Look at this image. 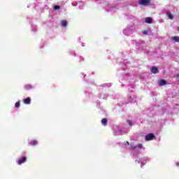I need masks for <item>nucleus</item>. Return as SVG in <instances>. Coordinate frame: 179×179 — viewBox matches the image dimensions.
<instances>
[{
	"label": "nucleus",
	"instance_id": "obj_1",
	"mask_svg": "<svg viewBox=\"0 0 179 179\" xmlns=\"http://www.w3.org/2000/svg\"><path fill=\"white\" fill-rule=\"evenodd\" d=\"M138 3L143 6H148L150 5V0H139Z\"/></svg>",
	"mask_w": 179,
	"mask_h": 179
},
{
	"label": "nucleus",
	"instance_id": "obj_2",
	"mask_svg": "<svg viewBox=\"0 0 179 179\" xmlns=\"http://www.w3.org/2000/svg\"><path fill=\"white\" fill-rule=\"evenodd\" d=\"M26 160H27V158L23 156L17 160V164L20 166L21 164H23V163H26Z\"/></svg>",
	"mask_w": 179,
	"mask_h": 179
},
{
	"label": "nucleus",
	"instance_id": "obj_3",
	"mask_svg": "<svg viewBox=\"0 0 179 179\" xmlns=\"http://www.w3.org/2000/svg\"><path fill=\"white\" fill-rule=\"evenodd\" d=\"M145 141H153L155 139V135H147L145 138Z\"/></svg>",
	"mask_w": 179,
	"mask_h": 179
},
{
	"label": "nucleus",
	"instance_id": "obj_4",
	"mask_svg": "<svg viewBox=\"0 0 179 179\" xmlns=\"http://www.w3.org/2000/svg\"><path fill=\"white\" fill-rule=\"evenodd\" d=\"M151 73H159V69L156 66H153L151 68Z\"/></svg>",
	"mask_w": 179,
	"mask_h": 179
},
{
	"label": "nucleus",
	"instance_id": "obj_5",
	"mask_svg": "<svg viewBox=\"0 0 179 179\" xmlns=\"http://www.w3.org/2000/svg\"><path fill=\"white\" fill-rule=\"evenodd\" d=\"M166 16H168L169 19L171 20H173L174 19V16H173V14L170 11H166Z\"/></svg>",
	"mask_w": 179,
	"mask_h": 179
},
{
	"label": "nucleus",
	"instance_id": "obj_6",
	"mask_svg": "<svg viewBox=\"0 0 179 179\" xmlns=\"http://www.w3.org/2000/svg\"><path fill=\"white\" fill-rule=\"evenodd\" d=\"M24 104H30L31 99L30 97H27L23 100Z\"/></svg>",
	"mask_w": 179,
	"mask_h": 179
},
{
	"label": "nucleus",
	"instance_id": "obj_7",
	"mask_svg": "<svg viewBox=\"0 0 179 179\" xmlns=\"http://www.w3.org/2000/svg\"><path fill=\"white\" fill-rule=\"evenodd\" d=\"M171 40L175 41V43H179V36H172L171 37Z\"/></svg>",
	"mask_w": 179,
	"mask_h": 179
},
{
	"label": "nucleus",
	"instance_id": "obj_8",
	"mask_svg": "<svg viewBox=\"0 0 179 179\" xmlns=\"http://www.w3.org/2000/svg\"><path fill=\"white\" fill-rule=\"evenodd\" d=\"M143 148V145L141 143H138L137 145L134 146L132 148L133 149H142Z\"/></svg>",
	"mask_w": 179,
	"mask_h": 179
},
{
	"label": "nucleus",
	"instance_id": "obj_9",
	"mask_svg": "<svg viewBox=\"0 0 179 179\" xmlns=\"http://www.w3.org/2000/svg\"><path fill=\"white\" fill-rule=\"evenodd\" d=\"M153 22V20L152 19V17H146L145 18V23H148V24H152Z\"/></svg>",
	"mask_w": 179,
	"mask_h": 179
},
{
	"label": "nucleus",
	"instance_id": "obj_10",
	"mask_svg": "<svg viewBox=\"0 0 179 179\" xmlns=\"http://www.w3.org/2000/svg\"><path fill=\"white\" fill-rule=\"evenodd\" d=\"M127 124L128 125V128H131L132 125H134V122H132V120H127Z\"/></svg>",
	"mask_w": 179,
	"mask_h": 179
},
{
	"label": "nucleus",
	"instance_id": "obj_11",
	"mask_svg": "<svg viewBox=\"0 0 179 179\" xmlns=\"http://www.w3.org/2000/svg\"><path fill=\"white\" fill-rule=\"evenodd\" d=\"M158 85L159 86H164V85H166V80H160L159 82H158Z\"/></svg>",
	"mask_w": 179,
	"mask_h": 179
},
{
	"label": "nucleus",
	"instance_id": "obj_12",
	"mask_svg": "<svg viewBox=\"0 0 179 179\" xmlns=\"http://www.w3.org/2000/svg\"><path fill=\"white\" fill-rule=\"evenodd\" d=\"M68 24V22H66V20H63L61 22V26H62V27H66Z\"/></svg>",
	"mask_w": 179,
	"mask_h": 179
},
{
	"label": "nucleus",
	"instance_id": "obj_13",
	"mask_svg": "<svg viewBox=\"0 0 179 179\" xmlns=\"http://www.w3.org/2000/svg\"><path fill=\"white\" fill-rule=\"evenodd\" d=\"M114 129L116 134H122L121 130L120 129V127L118 126H116Z\"/></svg>",
	"mask_w": 179,
	"mask_h": 179
},
{
	"label": "nucleus",
	"instance_id": "obj_14",
	"mask_svg": "<svg viewBox=\"0 0 179 179\" xmlns=\"http://www.w3.org/2000/svg\"><path fill=\"white\" fill-rule=\"evenodd\" d=\"M107 122H108L107 119L103 118V119L101 120V124H102V125H104V126L107 125Z\"/></svg>",
	"mask_w": 179,
	"mask_h": 179
},
{
	"label": "nucleus",
	"instance_id": "obj_15",
	"mask_svg": "<svg viewBox=\"0 0 179 179\" xmlns=\"http://www.w3.org/2000/svg\"><path fill=\"white\" fill-rule=\"evenodd\" d=\"M127 31H128V29L124 30V34H125V36H131V32L127 34Z\"/></svg>",
	"mask_w": 179,
	"mask_h": 179
},
{
	"label": "nucleus",
	"instance_id": "obj_16",
	"mask_svg": "<svg viewBox=\"0 0 179 179\" xmlns=\"http://www.w3.org/2000/svg\"><path fill=\"white\" fill-rule=\"evenodd\" d=\"M25 88L27 89V90H29V89H31V85H26Z\"/></svg>",
	"mask_w": 179,
	"mask_h": 179
},
{
	"label": "nucleus",
	"instance_id": "obj_17",
	"mask_svg": "<svg viewBox=\"0 0 179 179\" xmlns=\"http://www.w3.org/2000/svg\"><path fill=\"white\" fill-rule=\"evenodd\" d=\"M31 145H37V141H31Z\"/></svg>",
	"mask_w": 179,
	"mask_h": 179
},
{
	"label": "nucleus",
	"instance_id": "obj_18",
	"mask_svg": "<svg viewBox=\"0 0 179 179\" xmlns=\"http://www.w3.org/2000/svg\"><path fill=\"white\" fill-rule=\"evenodd\" d=\"M15 107H17V108L20 107V102H16L15 103Z\"/></svg>",
	"mask_w": 179,
	"mask_h": 179
},
{
	"label": "nucleus",
	"instance_id": "obj_19",
	"mask_svg": "<svg viewBox=\"0 0 179 179\" xmlns=\"http://www.w3.org/2000/svg\"><path fill=\"white\" fill-rule=\"evenodd\" d=\"M54 9L55 10H58V9H59V6H55Z\"/></svg>",
	"mask_w": 179,
	"mask_h": 179
},
{
	"label": "nucleus",
	"instance_id": "obj_20",
	"mask_svg": "<svg viewBox=\"0 0 179 179\" xmlns=\"http://www.w3.org/2000/svg\"><path fill=\"white\" fill-rule=\"evenodd\" d=\"M143 34H148V31H143Z\"/></svg>",
	"mask_w": 179,
	"mask_h": 179
},
{
	"label": "nucleus",
	"instance_id": "obj_21",
	"mask_svg": "<svg viewBox=\"0 0 179 179\" xmlns=\"http://www.w3.org/2000/svg\"><path fill=\"white\" fill-rule=\"evenodd\" d=\"M126 145H129V143L128 141H127Z\"/></svg>",
	"mask_w": 179,
	"mask_h": 179
},
{
	"label": "nucleus",
	"instance_id": "obj_22",
	"mask_svg": "<svg viewBox=\"0 0 179 179\" xmlns=\"http://www.w3.org/2000/svg\"><path fill=\"white\" fill-rule=\"evenodd\" d=\"M176 166L179 167V163H176Z\"/></svg>",
	"mask_w": 179,
	"mask_h": 179
},
{
	"label": "nucleus",
	"instance_id": "obj_23",
	"mask_svg": "<svg viewBox=\"0 0 179 179\" xmlns=\"http://www.w3.org/2000/svg\"><path fill=\"white\" fill-rule=\"evenodd\" d=\"M148 135H153V134H152V133L151 134H148Z\"/></svg>",
	"mask_w": 179,
	"mask_h": 179
},
{
	"label": "nucleus",
	"instance_id": "obj_24",
	"mask_svg": "<svg viewBox=\"0 0 179 179\" xmlns=\"http://www.w3.org/2000/svg\"><path fill=\"white\" fill-rule=\"evenodd\" d=\"M83 47H85V45H84V44H83Z\"/></svg>",
	"mask_w": 179,
	"mask_h": 179
},
{
	"label": "nucleus",
	"instance_id": "obj_25",
	"mask_svg": "<svg viewBox=\"0 0 179 179\" xmlns=\"http://www.w3.org/2000/svg\"><path fill=\"white\" fill-rule=\"evenodd\" d=\"M73 6H75V4H73Z\"/></svg>",
	"mask_w": 179,
	"mask_h": 179
},
{
	"label": "nucleus",
	"instance_id": "obj_26",
	"mask_svg": "<svg viewBox=\"0 0 179 179\" xmlns=\"http://www.w3.org/2000/svg\"><path fill=\"white\" fill-rule=\"evenodd\" d=\"M73 6H75V4H73Z\"/></svg>",
	"mask_w": 179,
	"mask_h": 179
}]
</instances>
